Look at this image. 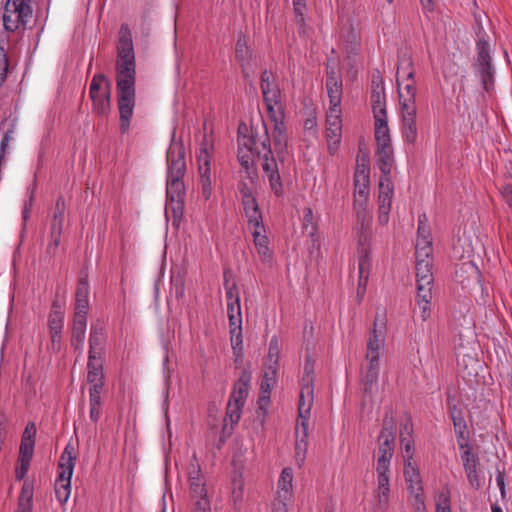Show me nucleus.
<instances>
[{
  "label": "nucleus",
  "instance_id": "1",
  "mask_svg": "<svg viewBox=\"0 0 512 512\" xmlns=\"http://www.w3.org/2000/svg\"><path fill=\"white\" fill-rule=\"evenodd\" d=\"M116 73L120 132L125 134L129 130L130 120L133 116L136 79L134 47L128 24H122L119 29Z\"/></svg>",
  "mask_w": 512,
  "mask_h": 512
},
{
  "label": "nucleus",
  "instance_id": "2",
  "mask_svg": "<svg viewBox=\"0 0 512 512\" xmlns=\"http://www.w3.org/2000/svg\"><path fill=\"white\" fill-rule=\"evenodd\" d=\"M167 189L166 215H172V223L178 227L182 221L185 208V185L183 177L186 173L185 148L181 142L172 139L167 151Z\"/></svg>",
  "mask_w": 512,
  "mask_h": 512
},
{
  "label": "nucleus",
  "instance_id": "3",
  "mask_svg": "<svg viewBox=\"0 0 512 512\" xmlns=\"http://www.w3.org/2000/svg\"><path fill=\"white\" fill-rule=\"evenodd\" d=\"M262 129L263 136L260 138L257 137V143L259 142L262 149L264 150L262 155V170L268 177L271 190L275 193L276 196H280L283 194L280 167L271 147V139L269 137L268 129L264 123L262 124Z\"/></svg>",
  "mask_w": 512,
  "mask_h": 512
},
{
  "label": "nucleus",
  "instance_id": "4",
  "mask_svg": "<svg viewBox=\"0 0 512 512\" xmlns=\"http://www.w3.org/2000/svg\"><path fill=\"white\" fill-rule=\"evenodd\" d=\"M32 0H7L3 9V26L7 32H15L18 29H26L29 19L32 17Z\"/></svg>",
  "mask_w": 512,
  "mask_h": 512
},
{
  "label": "nucleus",
  "instance_id": "5",
  "mask_svg": "<svg viewBox=\"0 0 512 512\" xmlns=\"http://www.w3.org/2000/svg\"><path fill=\"white\" fill-rule=\"evenodd\" d=\"M477 56L472 67L475 74L479 77L483 89L487 93L494 90L495 84V67L493 65L491 50L489 43L480 41L476 45Z\"/></svg>",
  "mask_w": 512,
  "mask_h": 512
},
{
  "label": "nucleus",
  "instance_id": "6",
  "mask_svg": "<svg viewBox=\"0 0 512 512\" xmlns=\"http://www.w3.org/2000/svg\"><path fill=\"white\" fill-rule=\"evenodd\" d=\"M93 112L106 116L111 109V82L104 74H95L89 87Z\"/></svg>",
  "mask_w": 512,
  "mask_h": 512
},
{
  "label": "nucleus",
  "instance_id": "7",
  "mask_svg": "<svg viewBox=\"0 0 512 512\" xmlns=\"http://www.w3.org/2000/svg\"><path fill=\"white\" fill-rule=\"evenodd\" d=\"M36 431V425L33 422H29L22 434L18 455V465L15 471V478L18 481L24 479L28 472L34 453Z\"/></svg>",
  "mask_w": 512,
  "mask_h": 512
},
{
  "label": "nucleus",
  "instance_id": "8",
  "mask_svg": "<svg viewBox=\"0 0 512 512\" xmlns=\"http://www.w3.org/2000/svg\"><path fill=\"white\" fill-rule=\"evenodd\" d=\"M308 384L303 385L301 387V392L299 396V405H298V419L296 426V434L299 437V430L302 429L304 431V436L307 435L308 424L310 411L313 405V392L314 387L311 386V379L306 378Z\"/></svg>",
  "mask_w": 512,
  "mask_h": 512
},
{
  "label": "nucleus",
  "instance_id": "9",
  "mask_svg": "<svg viewBox=\"0 0 512 512\" xmlns=\"http://www.w3.org/2000/svg\"><path fill=\"white\" fill-rule=\"evenodd\" d=\"M272 143L274 147L273 152L280 167V171H283L285 162L289 158L288 135L283 121H275Z\"/></svg>",
  "mask_w": 512,
  "mask_h": 512
},
{
  "label": "nucleus",
  "instance_id": "10",
  "mask_svg": "<svg viewBox=\"0 0 512 512\" xmlns=\"http://www.w3.org/2000/svg\"><path fill=\"white\" fill-rule=\"evenodd\" d=\"M89 308L88 273L80 272L75 293V311L73 317L87 318Z\"/></svg>",
  "mask_w": 512,
  "mask_h": 512
},
{
  "label": "nucleus",
  "instance_id": "11",
  "mask_svg": "<svg viewBox=\"0 0 512 512\" xmlns=\"http://www.w3.org/2000/svg\"><path fill=\"white\" fill-rule=\"evenodd\" d=\"M396 84L401 107L416 106L415 99L417 94V87L414 73L409 72V74H407L406 77H403L402 79H400L399 76H396Z\"/></svg>",
  "mask_w": 512,
  "mask_h": 512
},
{
  "label": "nucleus",
  "instance_id": "12",
  "mask_svg": "<svg viewBox=\"0 0 512 512\" xmlns=\"http://www.w3.org/2000/svg\"><path fill=\"white\" fill-rule=\"evenodd\" d=\"M105 324L101 320H97L91 326L89 335V356L91 359H100L104 352Z\"/></svg>",
  "mask_w": 512,
  "mask_h": 512
},
{
  "label": "nucleus",
  "instance_id": "13",
  "mask_svg": "<svg viewBox=\"0 0 512 512\" xmlns=\"http://www.w3.org/2000/svg\"><path fill=\"white\" fill-rule=\"evenodd\" d=\"M326 88L329 96V104H341L342 78L335 65L327 64L326 67Z\"/></svg>",
  "mask_w": 512,
  "mask_h": 512
},
{
  "label": "nucleus",
  "instance_id": "14",
  "mask_svg": "<svg viewBox=\"0 0 512 512\" xmlns=\"http://www.w3.org/2000/svg\"><path fill=\"white\" fill-rule=\"evenodd\" d=\"M402 113V135L404 140L409 144H414L417 140V124H416V115H417V107L416 106H407L401 107Z\"/></svg>",
  "mask_w": 512,
  "mask_h": 512
},
{
  "label": "nucleus",
  "instance_id": "15",
  "mask_svg": "<svg viewBox=\"0 0 512 512\" xmlns=\"http://www.w3.org/2000/svg\"><path fill=\"white\" fill-rule=\"evenodd\" d=\"M252 379L250 364L245 366L238 380L234 383L229 400L244 405L249 393V385Z\"/></svg>",
  "mask_w": 512,
  "mask_h": 512
},
{
  "label": "nucleus",
  "instance_id": "16",
  "mask_svg": "<svg viewBox=\"0 0 512 512\" xmlns=\"http://www.w3.org/2000/svg\"><path fill=\"white\" fill-rule=\"evenodd\" d=\"M369 166L366 164L357 165L354 174L355 206L360 202H366L369 188Z\"/></svg>",
  "mask_w": 512,
  "mask_h": 512
},
{
  "label": "nucleus",
  "instance_id": "17",
  "mask_svg": "<svg viewBox=\"0 0 512 512\" xmlns=\"http://www.w3.org/2000/svg\"><path fill=\"white\" fill-rule=\"evenodd\" d=\"M199 176L202 195L205 200H209L213 190V177L210 167V156L204 151V156L199 157Z\"/></svg>",
  "mask_w": 512,
  "mask_h": 512
},
{
  "label": "nucleus",
  "instance_id": "18",
  "mask_svg": "<svg viewBox=\"0 0 512 512\" xmlns=\"http://www.w3.org/2000/svg\"><path fill=\"white\" fill-rule=\"evenodd\" d=\"M188 479L190 482L191 496L193 498L207 497V489L204 478L201 474V469L196 459H194V461L190 464Z\"/></svg>",
  "mask_w": 512,
  "mask_h": 512
},
{
  "label": "nucleus",
  "instance_id": "19",
  "mask_svg": "<svg viewBox=\"0 0 512 512\" xmlns=\"http://www.w3.org/2000/svg\"><path fill=\"white\" fill-rule=\"evenodd\" d=\"M243 407L244 405H240L239 403L230 400L228 401L224 419L225 423L222 428V436L220 437L221 441H224V438L229 437L232 434L234 426L241 418Z\"/></svg>",
  "mask_w": 512,
  "mask_h": 512
},
{
  "label": "nucleus",
  "instance_id": "20",
  "mask_svg": "<svg viewBox=\"0 0 512 512\" xmlns=\"http://www.w3.org/2000/svg\"><path fill=\"white\" fill-rule=\"evenodd\" d=\"M461 459H462L463 466H464L469 483L471 484V486L473 488L479 489L480 482H479L477 470H476L478 458L473 453L471 447H468V449H465V451L461 455Z\"/></svg>",
  "mask_w": 512,
  "mask_h": 512
},
{
  "label": "nucleus",
  "instance_id": "21",
  "mask_svg": "<svg viewBox=\"0 0 512 512\" xmlns=\"http://www.w3.org/2000/svg\"><path fill=\"white\" fill-rule=\"evenodd\" d=\"M369 361L367 371L363 377V385H364V391L367 394H371L373 392L374 387L376 386L378 382V375H379V368H380V357L378 356H372V357H366Z\"/></svg>",
  "mask_w": 512,
  "mask_h": 512
},
{
  "label": "nucleus",
  "instance_id": "22",
  "mask_svg": "<svg viewBox=\"0 0 512 512\" xmlns=\"http://www.w3.org/2000/svg\"><path fill=\"white\" fill-rule=\"evenodd\" d=\"M377 166L383 175H390L394 165L392 145L376 147Z\"/></svg>",
  "mask_w": 512,
  "mask_h": 512
},
{
  "label": "nucleus",
  "instance_id": "23",
  "mask_svg": "<svg viewBox=\"0 0 512 512\" xmlns=\"http://www.w3.org/2000/svg\"><path fill=\"white\" fill-rule=\"evenodd\" d=\"M86 324L87 318L73 317L70 344L75 350L79 352H82L83 350L86 334Z\"/></svg>",
  "mask_w": 512,
  "mask_h": 512
},
{
  "label": "nucleus",
  "instance_id": "24",
  "mask_svg": "<svg viewBox=\"0 0 512 512\" xmlns=\"http://www.w3.org/2000/svg\"><path fill=\"white\" fill-rule=\"evenodd\" d=\"M75 460L76 449L71 443H68L59 459V474H64V476H72L75 466Z\"/></svg>",
  "mask_w": 512,
  "mask_h": 512
},
{
  "label": "nucleus",
  "instance_id": "25",
  "mask_svg": "<svg viewBox=\"0 0 512 512\" xmlns=\"http://www.w3.org/2000/svg\"><path fill=\"white\" fill-rule=\"evenodd\" d=\"M404 476L407 483V489L410 493L423 490L419 470L409 460H405Z\"/></svg>",
  "mask_w": 512,
  "mask_h": 512
},
{
  "label": "nucleus",
  "instance_id": "26",
  "mask_svg": "<svg viewBox=\"0 0 512 512\" xmlns=\"http://www.w3.org/2000/svg\"><path fill=\"white\" fill-rule=\"evenodd\" d=\"M64 219L52 218L50 224V241L47 245L46 252L54 257L57 253L58 247L61 243V234L63 230Z\"/></svg>",
  "mask_w": 512,
  "mask_h": 512
},
{
  "label": "nucleus",
  "instance_id": "27",
  "mask_svg": "<svg viewBox=\"0 0 512 512\" xmlns=\"http://www.w3.org/2000/svg\"><path fill=\"white\" fill-rule=\"evenodd\" d=\"M235 57L237 61L240 63L244 77H247L248 74L246 73L245 66L248 65L251 60L252 51L249 48L246 36L244 35H240L237 39L235 46Z\"/></svg>",
  "mask_w": 512,
  "mask_h": 512
},
{
  "label": "nucleus",
  "instance_id": "28",
  "mask_svg": "<svg viewBox=\"0 0 512 512\" xmlns=\"http://www.w3.org/2000/svg\"><path fill=\"white\" fill-rule=\"evenodd\" d=\"M97 359L88 358L87 363V382L91 384V387L103 389L104 387V373L102 363H97Z\"/></svg>",
  "mask_w": 512,
  "mask_h": 512
},
{
  "label": "nucleus",
  "instance_id": "29",
  "mask_svg": "<svg viewBox=\"0 0 512 512\" xmlns=\"http://www.w3.org/2000/svg\"><path fill=\"white\" fill-rule=\"evenodd\" d=\"M241 203L249 226L263 222L262 213L255 196L241 199Z\"/></svg>",
  "mask_w": 512,
  "mask_h": 512
},
{
  "label": "nucleus",
  "instance_id": "30",
  "mask_svg": "<svg viewBox=\"0 0 512 512\" xmlns=\"http://www.w3.org/2000/svg\"><path fill=\"white\" fill-rule=\"evenodd\" d=\"M48 332L49 334L62 333L64 327V313L57 301L53 302L52 311L48 316Z\"/></svg>",
  "mask_w": 512,
  "mask_h": 512
},
{
  "label": "nucleus",
  "instance_id": "31",
  "mask_svg": "<svg viewBox=\"0 0 512 512\" xmlns=\"http://www.w3.org/2000/svg\"><path fill=\"white\" fill-rule=\"evenodd\" d=\"M274 383V377H269L268 374L265 373L261 380L260 393L257 401L258 409L262 410L264 413L270 403L271 390Z\"/></svg>",
  "mask_w": 512,
  "mask_h": 512
},
{
  "label": "nucleus",
  "instance_id": "32",
  "mask_svg": "<svg viewBox=\"0 0 512 512\" xmlns=\"http://www.w3.org/2000/svg\"><path fill=\"white\" fill-rule=\"evenodd\" d=\"M293 471L290 467L282 470L278 480L277 496L281 499H290L292 491Z\"/></svg>",
  "mask_w": 512,
  "mask_h": 512
},
{
  "label": "nucleus",
  "instance_id": "33",
  "mask_svg": "<svg viewBox=\"0 0 512 512\" xmlns=\"http://www.w3.org/2000/svg\"><path fill=\"white\" fill-rule=\"evenodd\" d=\"M375 141L376 147L392 145L387 118L375 120Z\"/></svg>",
  "mask_w": 512,
  "mask_h": 512
},
{
  "label": "nucleus",
  "instance_id": "34",
  "mask_svg": "<svg viewBox=\"0 0 512 512\" xmlns=\"http://www.w3.org/2000/svg\"><path fill=\"white\" fill-rule=\"evenodd\" d=\"M71 478L72 476H64L58 474L55 482V495L60 504H65L69 499L71 493Z\"/></svg>",
  "mask_w": 512,
  "mask_h": 512
},
{
  "label": "nucleus",
  "instance_id": "35",
  "mask_svg": "<svg viewBox=\"0 0 512 512\" xmlns=\"http://www.w3.org/2000/svg\"><path fill=\"white\" fill-rule=\"evenodd\" d=\"M33 486L24 482L19 498L16 512H32L33 509Z\"/></svg>",
  "mask_w": 512,
  "mask_h": 512
},
{
  "label": "nucleus",
  "instance_id": "36",
  "mask_svg": "<svg viewBox=\"0 0 512 512\" xmlns=\"http://www.w3.org/2000/svg\"><path fill=\"white\" fill-rule=\"evenodd\" d=\"M103 389L96 387L89 388V402H90V414L91 421L97 422L101 414V392Z\"/></svg>",
  "mask_w": 512,
  "mask_h": 512
},
{
  "label": "nucleus",
  "instance_id": "37",
  "mask_svg": "<svg viewBox=\"0 0 512 512\" xmlns=\"http://www.w3.org/2000/svg\"><path fill=\"white\" fill-rule=\"evenodd\" d=\"M416 278L418 283L433 284L432 263L430 259H421L416 264Z\"/></svg>",
  "mask_w": 512,
  "mask_h": 512
},
{
  "label": "nucleus",
  "instance_id": "38",
  "mask_svg": "<svg viewBox=\"0 0 512 512\" xmlns=\"http://www.w3.org/2000/svg\"><path fill=\"white\" fill-rule=\"evenodd\" d=\"M383 343V332L377 330V322H374V328L370 333L368 343H367V354L366 357L378 356L379 349Z\"/></svg>",
  "mask_w": 512,
  "mask_h": 512
},
{
  "label": "nucleus",
  "instance_id": "39",
  "mask_svg": "<svg viewBox=\"0 0 512 512\" xmlns=\"http://www.w3.org/2000/svg\"><path fill=\"white\" fill-rule=\"evenodd\" d=\"M264 103H280V89L276 82L261 83Z\"/></svg>",
  "mask_w": 512,
  "mask_h": 512
},
{
  "label": "nucleus",
  "instance_id": "40",
  "mask_svg": "<svg viewBox=\"0 0 512 512\" xmlns=\"http://www.w3.org/2000/svg\"><path fill=\"white\" fill-rule=\"evenodd\" d=\"M371 102L374 119L376 120L377 118H387L385 94H379V92L371 94Z\"/></svg>",
  "mask_w": 512,
  "mask_h": 512
},
{
  "label": "nucleus",
  "instance_id": "41",
  "mask_svg": "<svg viewBox=\"0 0 512 512\" xmlns=\"http://www.w3.org/2000/svg\"><path fill=\"white\" fill-rule=\"evenodd\" d=\"M409 72H413L415 74L414 63L410 55L403 53V55H399L398 57L396 76H399L400 79H402L403 77H406Z\"/></svg>",
  "mask_w": 512,
  "mask_h": 512
},
{
  "label": "nucleus",
  "instance_id": "42",
  "mask_svg": "<svg viewBox=\"0 0 512 512\" xmlns=\"http://www.w3.org/2000/svg\"><path fill=\"white\" fill-rule=\"evenodd\" d=\"M389 494H390V485L377 486V489L374 492V497L376 498V507L379 510L386 511L389 507Z\"/></svg>",
  "mask_w": 512,
  "mask_h": 512
},
{
  "label": "nucleus",
  "instance_id": "43",
  "mask_svg": "<svg viewBox=\"0 0 512 512\" xmlns=\"http://www.w3.org/2000/svg\"><path fill=\"white\" fill-rule=\"evenodd\" d=\"M227 314L229 326L242 324L240 299L227 302Z\"/></svg>",
  "mask_w": 512,
  "mask_h": 512
},
{
  "label": "nucleus",
  "instance_id": "44",
  "mask_svg": "<svg viewBox=\"0 0 512 512\" xmlns=\"http://www.w3.org/2000/svg\"><path fill=\"white\" fill-rule=\"evenodd\" d=\"M379 202V222L386 224L389 219V212L391 210L392 196H387L384 192L383 195L378 196Z\"/></svg>",
  "mask_w": 512,
  "mask_h": 512
},
{
  "label": "nucleus",
  "instance_id": "45",
  "mask_svg": "<svg viewBox=\"0 0 512 512\" xmlns=\"http://www.w3.org/2000/svg\"><path fill=\"white\" fill-rule=\"evenodd\" d=\"M380 438H390V440H395V420L392 415V410L386 411L384 419H383V427L379 434Z\"/></svg>",
  "mask_w": 512,
  "mask_h": 512
},
{
  "label": "nucleus",
  "instance_id": "46",
  "mask_svg": "<svg viewBox=\"0 0 512 512\" xmlns=\"http://www.w3.org/2000/svg\"><path fill=\"white\" fill-rule=\"evenodd\" d=\"M233 488L231 492V499L233 502V508L236 511H240L243 506V481L241 479H233Z\"/></svg>",
  "mask_w": 512,
  "mask_h": 512
},
{
  "label": "nucleus",
  "instance_id": "47",
  "mask_svg": "<svg viewBox=\"0 0 512 512\" xmlns=\"http://www.w3.org/2000/svg\"><path fill=\"white\" fill-rule=\"evenodd\" d=\"M379 447H378V458L384 459H392L395 448V440H390V438H380L378 437Z\"/></svg>",
  "mask_w": 512,
  "mask_h": 512
},
{
  "label": "nucleus",
  "instance_id": "48",
  "mask_svg": "<svg viewBox=\"0 0 512 512\" xmlns=\"http://www.w3.org/2000/svg\"><path fill=\"white\" fill-rule=\"evenodd\" d=\"M336 106H333L332 104H329V110L326 115V123L327 126H342V118H341V104H335Z\"/></svg>",
  "mask_w": 512,
  "mask_h": 512
},
{
  "label": "nucleus",
  "instance_id": "49",
  "mask_svg": "<svg viewBox=\"0 0 512 512\" xmlns=\"http://www.w3.org/2000/svg\"><path fill=\"white\" fill-rule=\"evenodd\" d=\"M238 146L245 147L248 152L257 151L260 156V151L257 150V135L241 136V127L238 128Z\"/></svg>",
  "mask_w": 512,
  "mask_h": 512
},
{
  "label": "nucleus",
  "instance_id": "50",
  "mask_svg": "<svg viewBox=\"0 0 512 512\" xmlns=\"http://www.w3.org/2000/svg\"><path fill=\"white\" fill-rule=\"evenodd\" d=\"M249 228L252 230L253 241L256 247L268 245L269 240L267 236L263 234L265 232L263 222L249 226Z\"/></svg>",
  "mask_w": 512,
  "mask_h": 512
},
{
  "label": "nucleus",
  "instance_id": "51",
  "mask_svg": "<svg viewBox=\"0 0 512 512\" xmlns=\"http://www.w3.org/2000/svg\"><path fill=\"white\" fill-rule=\"evenodd\" d=\"M300 432L302 433V436H301L300 440L296 441L295 457H296L297 462L303 463L305 460V454H306V450H307V446H308V443H307L308 434L306 436H304V431L302 429L299 430V433Z\"/></svg>",
  "mask_w": 512,
  "mask_h": 512
},
{
  "label": "nucleus",
  "instance_id": "52",
  "mask_svg": "<svg viewBox=\"0 0 512 512\" xmlns=\"http://www.w3.org/2000/svg\"><path fill=\"white\" fill-rule=\"evenodd\" d=\"M432 285L417 282V295L416 301L431 302L432 300Z\"/></svg>",
  "mask_w": 512,
  "mask_h": 512
},
{
  "label": "nucleus",
  "instance_id": "53",
  "mask_svg": "<svg viewBox=\"0 0 512 512\" xmlns=\"http://www.w3.org/2000/svg\"><path fill=\"white\" fill-rule=\"evenodd\" d=\"M231 335L232 350L238 348L243 350V338H242V327L241 324L229 326Z\"/></svg>",
  "mask_w": 512,
  "mask_h": 512
},
{
  "label": "nucleus",
  "instance_id": "54",
  "mask_svg": "<svg viewBox=\"0 0 512 512\" xmlns=\"http://www.w3.org/2000/svg\"><path fill=\"white\" fill-rule=\"evenodd\" d=\"M370 265L368 252L365 250L364 254L359 257V283H358V295L361 289V280L365 277L366 273L369 274L368 267Z\"/></svg>",
  "mask_w": 512,
  "mask_h": 512
},
{
  "label": "nucleus",
  "instance_id": "55",
  "mask_svg": "<svg viewBox=\"0 0 512 512\" xmlns=\"http://www.w3.org/2000/svg\"><path fill=\"white\" fill-rule=\"evenodd\" d=\"M371 94L379 92V94H385L384 81L379 70H375L372 74L371 81Z\"/></svg>",
  "mask_w": 512,
  "mask_h": 512
},
{
  "label": "nucleus",
  "instance_id": "56",
  "mask_svg": "<svg viewBox=\"0 0 512 512\" xmlns=\"http://www.w3.org/2000/svg\"><path fill=\"white\" fill-rule=\"evenodd\" d=\"M311 379V386L314 387V362L311 359L310 355L306 356L305 364H304V376L302 378V384H308L307 379Z\"/></svg>",
  "mask_w": 512,
  "mask_h": 512
},
{
  "label": "nucleus",
  "instance_id": "57",
  "mask_svg": "<svg viewBox=\"0 0 512 512\" xmlns=\"http://www.w3.org/2000/svg\"><path fill=\"white\" fill-rule=\"evenodd\" d=\"M384 192L387 193V196L393 195V183L391 180V174L390 175L381 174V177L379 180V195H383Z\"/></svg>",
  "mask_w": 512,
  "mask_h": 512
},
{
  "label": "nucleus",
  "instance_id": "58",
  "mask_svg": "<svg viewBox=\"0 0 512 512\" xmlns=\"http://www.w3.org/2000/svg\"><path fill=\"white\" fill-rule=\"evenodd\" d=\"M413 495V508L414 512H426L425 508V498L422 491H415L414 493H411Z\"/></svg>",
  "mask_w": 512,
  "mask_h": 512
},
{
  "label": "nucleus",
  "instance_id": "59",
  "mask_svg": "<svg viewBox=\"0 0 512 512\" xmlns=\"http://www.w3.org/2000/svg\"><path fill=\"white\" fill-rule=\"evenodd\" d=\"M342 133V126H327L326 139L327 142L334 141V144L340 143Z\"/></svg>",
  "mask_w": 512,
  "mask_h": 512
},
{
  "label": "nucleus",
  "instance_id": "60",
  "mask_svg": "<svg viewBox=\"0 0 512 512\" xmlns=\"http://www.w3.org/2000/svg\"><path fill=\"white\" fill-rule=\"evenodd\" d=\"M8 59L3 47H0V87L2 86L8 72Z\"/></svg>",
  "mask_w": 512,
  "mask_h": 512
},
{
  "label": "nucleus",
  "instance_id": "61",
  "mask_svg": "<svg viewBox=\"0 0 512 512\" xmlns=\"http://www.w3.org/2000/svg\"><path fill=\"white\" fill-rule=\"evenodd\" d=\"M436 512H451L449 493L442 492L436 504Z\"/></svg>",
  "mask_w": 512,
  "mask_h": 512
},
{
  "label": "nucleus",
  "instance_id": "62",
  "mask_svg": "<svg viewBox=\"0 0 512 512\" xmlns=\"http://www.w3.org/2000/svg\"><path fill=\"white\" fill-rule=\"evenodd\" d=\"M224 287L226 289L227 302L233 301V299H240L239 292L236 283L229 285L227 278H224Z\"/></svg>",
  "mask_w": 512,
  "mask_h": 512
},
{
  "label": "nucleus",
  "instance_id": "63",
  "mask_svg": "<svg viewBox=\"0 0 512 512\" xmlns=\"http://www.w3.org/2000/svg\"><path fill=\"white\" fill-rule=\"evenodd\" d=\"M251 152H248L246 151L245 153L243 152L242 148H239L238 149V154H237V158H238V161L240 163V165L245 169V170H249L250 166L253 164V160H252V157H251Z\"/></svg>",
  "mask_w": 512,
  "mask_h": 512
},
{
  "label": "nucleus",
  "instance_id": "64",
  "mask_svg": "<svg viewBox=\"0 0 512 512\" xmlns=\"http://www.w3.org/2000/svg\"><path fill=\"white\" fill-rule=\"evenodd\" d=\"M193 512H210V501L207 497L196 498Z\"/></svg>",
  "mask_w": 512,
  "mask_h": 512
}]
</instances>
